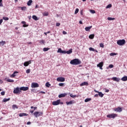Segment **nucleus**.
Instances as JSON below:
<instances>
[{
	"label": "nucleus",
	"instance_id": "aec40b11",
	"mask_svg": "<svg viewBox=\"0 0 127 127\" xmlns=\"http://www.w3.org/2000/svg\"><path fill=\"white\" fill-rule=\"evenodd\" d=\"M17 73H18V71H14L13 73L10 76V78H13L15 77L16 76L15 74H17Z\"/></svg>",
	"mask_w": 127,
	"mask_h": 127
},
{
	"label": "nucleus",
	"instance_id": "72a5a7b5",
	"mask_svg": "<svg viewBox=\"0 0 127 127\" xmlns=\"http://www.w3.org/2000/svg\"><path fill=\"white\" fill-rule=\"evenodd\" d=\"M67 54H71L72 53V49H70L69 50L66 52Z\"/></svg>",
	"mask_w": 127,
	"mask_h": 127
},
{
	"label": "nucleus",
	"instance_id": "9d476101",
	"mask_svg": "<svg viewBox=\"0 0 127 127\" xmlns=\"http://www.w3.org/2000/svg\"><path fill=\"white\" fill-rule=\"evenodd\" d=\"M29 89V87L27 86V87L23 86L20 88V91H27Z\"/></svg>",
	"mask_w": 127,
	"mask_h": 127
},
{
	"label": "nucleus",
	"instance_id": "3c124183",
	"mask_svg": "<svg viewBox=\"0 0 127 127\" xmlns=\"http://www.w3.org/2000/svg\"><path fill=\"white\" fill-rule=\"evenodd\" d=\"M109 68H114V65L113 64H110L109 65Z\"/></svg>",
	"mask_w": 127,
	"mask_h": 127
},
{
	"label": "nucleus",
	"instance_id": "4c0bfd02",
	"mask_svg": "<svg viewBox=\"0 0 127 127\" xmlns=\"http://www.w3.org/2000/svg\"><path fill=\"white\" fill-rule=\"evenodd\" d=\"M79 12V8H76L75 11L74 12V14H77Z\"/></svg>",
	"mask_w": 127,
	"mask_h": 127
},
{
	"label": "nucleus",
	"instance_id": "58836bf2",
	"mask_svg": "<svg viewBox=\"0 0 127 127\" xmlns=\"http://www.w3.org/2000/svg\"><path fill=\"white\" fill-rule=\"evenodd\" d=\"M110 56H115L116 55H117V53H111L110 54Z\"/></svg>",
	"mask_w": 127,
	"mask_h": 127
},
{
	"label": "nucleus",
	"instance_id": "473e14b6",
	"mask_svg": "<svg viewBox=\"0 0 127 127\" xmlns=\"http://www.w3.org/2000/svg\"><path fill=\"white\" fill-rule=\"evenodd\" d=\"M12 107V109H13V110H15V109H18V107H17L16 105H13Z\"/></svg>",
	"mask_w": 127,
	"mask_h": 127
},
{
	"label": "nucleus",
	"instance_id": "0e129e2a",
	"mask_svg": "<svg viewBox=\"0 0 127 127\" xmlns=\"http://www.w3.org/2000/svg\"><path fill=\"white\" fill-rule=\"evenodd\" d=\"M28 18H29V20H30V19H31V16H29Z\"/></svg>",
	"mask_w": 127,
	"mask_h": 127
},
{
	"label": "nucleus",
	"instance_id": "13d9d810",
	"mask_svg": "<svg viewBox=\"0 0 127 127\" xmlns=\"http://www.w3.org/2000/svg\"><path fill=\"white\" fill-rule=\"evenodd\" d=\"M27 125H31V122H28L27 123Z\"/></svg>",
	"mask_w": 127,
	"mask_h": 127
},
{
	"label": "nucleus",
	"instance_id": "4468645a",
	"mask_svg": "<svg viewBox=\"0 0 127 127\" xmlns=\"http://www.w3.org/2000/svg\"><path fill=\"white\" fill-rule=\"evenodd\" d=\"M19 92H20V88L17 87L14 90L13 93H14V94H18V93H19Z\"/></svg>",
	"mask_w": 127,
	"mask_h": 127
},
{
	"label": "nucleus",
	"instance_id": "dca6fc26",
	"mask_svg": "<svg viewBox=\"0 0 127 127\" xmlns=\"http://www.w3.org/2000/svg\"><path fill=\"white\" fill-rule=\"evenodd\" d=\"M76 102L75 101V100H71L69 102H66V104L67 105H72V104H75Z\"/></svg>",
	"mask_w": 127,
	"mask_h": 127
},
{
	"label": "nucleus",
	"instance_id": "20e7f679",
	"mask_svg": "<svg viewBox=\"0 0 127 127\" xmlns=\"http://www.w3.org/2000/svg\"><path fill=\"white\" fill-rule=\"evenodd\" d=\"M42 115H43V112H35L34 113V116H35L36 118H38V117H40V116H42Z\"/></svg>",
	"mask_w": 127,
	"mask_h": 127
},
{
	"label": "nucleus",
	"instance_id": "e2e57ef3",
	"mask_svg": "<svg viewBox=\"0 0 127 127\" xmlns=\"http://www.w3.org/2000/svg\"><path fill=\"white\" fill-rule=\"evenodd\" d=\"M79 23H80V24H83V22H82V21H79Z\"/></svg>",
	"mask_w": 127,
	"mask_h": 127
},
{
	"label": "nucleus",
	"instance_id": "864d4df0",
	"mask_svg": "<svg viewBox=\"0 0 127 127\" xmlns=\"http://www.w3.org/2000/svg\"><path fill=\"white\" fill-rule=\"evenodd\" d=\"M94 97H95V98H98V97H99V94H95L94 95Z\"/></svg>",
	"mask_w": 127,
	"mask_h": 127
},
{
	"label": "nucleus",
	"instance_id": "6e6d98bb",
	"mask_svg": "<svg viewBox=\"0 0 127 127\" xmlns=\"http://www.w3.org/2000/svg\"><path fill=\"white\" fill-rule=\"evenodd\" d=\"M2 21H3L2 19H0V24H1V23H2Z\"/></svg>",
	"mask_w": 127,
	"mask_h": 127
},
{
	"label": "nucleus",
	"instance_id": "f257e3e1",
	"mask_svg": "<svg viewBox=\"0 0 127 127\" xmlns=\"http://www.w3.org/2000/svg\"><path fill=\"white\" fill-rule=\"evenodd\" d=\"M81 63V61L78 59H74L70 62V64H71V65H79Z\"/></svg>",
	"mask_w": 127,
	"mask_h": 127
},
{
	"label": "nucleus",
	"instance_id": "ea45409f",
	"mask_svg": "<svg viewBox=\"0 0 127 127\" xmlns=\"http://www.w3.org/2000/svg\"><path fill=\"white\" fill-rule=\"evenodd\" d=\"M50 49L48 48H44L43 51H48Z\"/></svg>",
	"mask_w": 127,
	"mask_h": 127
},
{
	"label": "nucleus",
	"instance_id": "f3484780",
	"mask_svg": "<svg viewBox=\"0 0 127 127\" xmlns=\"http://www.w3.org/2000/svg\"><path fill=\"white\" fill-rule=\"evenodd\" d=\"M88 85H89V83H88V82H83L80 84V86L81 87H82V86H88Z\"/></svg>",
	"mask_w": 127,
	"mask_h": 127
},
{
	"label": "nucleus",
	"instance_id": "680f3d73",
	"mask_svg": "<svg viewBox=\"0 0 127 127\" xmlns=\"http://www.w3.org/2000/svg\"><path fill=\"white\" fill-rule=\"evenodd\" d=\"M34 112V111L33 110L30 111V113H31V114H33Z\"/></svg>",
	"mask_w": 127,
	"mask_h": 127
},
{
	"label": "nucleus",
	"instance_id": "39448f33",
	"mask_svg": "<svg viewBox=\"0 0 127 127\" xmlns=\"http://www.w3.org/2000/svg\"><path fill=\"white\" fill-rule=\"evenodd\" d=\"M60 104V99H58L57 101H54L52 103L53 106H58Z\"/></svg>",
	"mask_w": 127,
	"mask_h": 127
},
{
	"label": "nucleus",
	"instance_id": "bb28decb",
	"mask_svg": "<svg viewBox=\"0 0 127 127\" xmlns=\"http://www.w3.org/2000/svg\"><path fill=\"white\" fill-rule=\"evenodd\" d=\"M94 37H95L94 34H91L89 36V38L90 39H94Z\"/></svg>",
	"mask_w": 127,
	"mask_h": 127
},
{
	"label": "nucleus",
	"instance_id": "49530a36",
	"mask_svg": "<svg viewBox=\"0 0 127 127\" xmlns=\"http://www.w3.org/2000/svg\"><path fill=\"white\" fill-rule=\"evenodd\" d=\"M1 96H4V95H5V92H4V91L1 92Z\"/></svg>",
	"mask_w": 127,
	"mask_h": 127
},
{
	"label": "nucleus",
	"instance_id": "c03bdc74",
	"mask_svg": "<svg viewBox=\"0 0 127 127\" xmlns=\"http://www.w3.org/2000/svg\"><path fill=\"white\" fill-rule=\"evenodd\" d=\"M0 6H3V4H2V0H0Z\"/></svg>",
	"mask_w": 127,
	"mask_h": 127
},
{
	"label": "nucleus",
	"instance_id": "f704fd0d",
	"mask_svg": "<svg viewBox=\"0 0 127 127\" xmlns=\"http://www.w3.org/2000/svg\"><path fill=\"white\" fill-rule=\"evenodd\" d=\"M70 97H71V98H76V97H78V96L77 95H74L72 94H70Z\"/></svg>",
	"mask_w": 127,
	"mask_h": 127
},
{
	"label": "nucleus",
	"instance_id": "a19ab883",
	"mask_svg": "<svg viewBox=\"0 0 127 127\" xmlns=\"http://www.w3.org/2000/svg\"><path fill=\"white\" fill-rule=\"evenodd\" d=\"M112 7V4H109L106 6V8H110Z\"/></svg>",
	"mask_w": 127,
	"mask_h": 127
},
{
	"label": "nucleus",
	"instance_id": "c756f323",
	"mask_svg": "<svg viewBox=\"0 0 127 127\" xmlns=\"http://www.w3.org/2000/svg\"><path fill=\"white\" fill-rule=\"evenodd\" d=\"M92 99L91 98H86L85 99L84 102L85 103H87V102H90V101H91Z\"/></svg>",
	"mask_w": 127,
	"mask_h": 127
},
{
	"label": "nucleus",
	"instance_id": "c9c22d12",
	"mask_svg": "<svg viewBox=\"0 0 127 127\" xmlns=\"http://www.w3.org/2000/svg\"><path fill=\"white\" fill-rule=\"evenodd\" d=\"M51 86V84L49 83V82H47L46 83V87H47L48 88H49Z\"/></svg>",
	"mask_w": 127,
	"mask_h": 127
},
{
	"label": "nucleus",
	"instance_id": "603ef678",
	"mask_svg": "<svg viewBox=\"0 0 127 127\" xmlns=\"http://www.w3.org/2000/svg\"><path fill=\"white\" fill-rule=\"evenodd\" d=\"M56 26H60V23H57Z\"/></svg>",
	"mask_w": 127,
	"mask_h": 127
},
{
	"label": "nucleus",
	"instance_id": "a211bd4d",
	"mask_svg": "<svg viewBox=\"0 0 127 127\" xmlns=\"http://www.w3.org/2000/svg\"><path fill=\"white\" fill-rule=\"evenodd\" d=\"M67 96V93H62L59 95V98H63Z\"/></svg>",
	"mask_w": 127,
	"mask_h": 127
},
{
	"label": "nucleus",
	"instance_id": "8fccbe9b",
	"mask_svg": "<svg viewBox=\"0 0 127 127\" xmlns=\"http://www.w3.org/2000/svg\"><path fill=\"white\" fill-rule=\"evenodd\" d=\"M90 12H91V13H96V11L94 10H90Z\"/></svg>",
	"mask_w": 127,
	"mask_h": 127
},
{
	"label": "nucleus",
	"instance_id": "79ce46f5",
	"mask_svg": "<svg viewBox=\"0 0 127 127\" xmlns=\"http://www.w3.org/2000/svg\"><path fill=\"white\" fill-rule=\"evenodd\" d=\"M26 73H27V74H29L30 73V69H27L26 71Z\"/></svg>",
	"mask_w": 127,
	"mask_h": 127
},
{
	"label": "nucleus",
	"instance_id": "f03ea898",
	"mask_svg": "<svg viewBox=\"0 0 127 127\" xmlns=\"http://www.w3.org/2000/svg\"><path fill=\"white\" fill-rule=\"evenodd\" d=\"M117 44L120 46H123V45L126 44V40L125 39L119 40L117 41Z\"/></svg>",
	"mask_w": 127,
	"mask_h": 127
},
{
	"label": "nucleus",
	"instance_id": "1a4fd4ad",
	"mask_svg": "<svg viewBox=\"0 0 127 127\" xmlns=\"http://www.w3.org/2000/svg\"><path fill=\"white\" fill-rule=\"evenodd\" d=\"M94 92L95 93H98V95L101 98H103L104 97V94H103V93H102L101 92H99L98 90H96V89H94Z\"/></svg>",
	"mask_w": 127,
	"mask_h": 127
},
{
	"label": "nucleus",
	"instance_id": "b1692460",
	"mask_svg": "<svg viewBox=\"0 0 127 127\" xmlns=\"http://www.w3.org/2000/svg\"><path fill=\"white\" fill-rule=\"evenodd\" d=\"M121 80L124 82H126V81H127V76H124L121 78Z\"/></svg>",
	"mask_w": 127,
	"mask_h": 127
},
{
	"label": "nucleus",
	"instance_id": "052dcab7",
	"mask_svg": "<svg viewBox=\"0 0 127 127\" xmlns=\"http://www.w3.org/2000/svg\"><path fill=\"white\" fill-rule=\"evenodd\" d=\"M38 7H39V6H38V5H36L35 6V8H38Z\"/></svg>",
	"mask_w": 127,
	"mask_h": 127
},
{
	"label": "nucleus",
	"instance_id": "de8ad7c7",
	"mask_svg": "<svg viewBox=\"0 0 127 127\" xmlns=\"http://www.w3.org/2000/svg\"><path fill=\"white\" fill-rule=\"evenodd\" d=\"M100 47H101L102 48H104V44H103V43H100Z\"/></svg>",
	"mask_w": 127,
	"mask_h": 127
},
{
	"label": "nucleus",
	"instance_id": "ddd939ff",
	"mask_svg": "<svg viewBox=\"0 0 127 127\" xmlns=\"http://www.w3.org/2000/svg\"><path fill=\"white\" fill-rule=\"evenodd\" d=\"M114 111L115 112H118L119 113H121L123 111V109H122V108L121 107H118L117 108H114Z\"/></svg>",
	"mask_w": 127,
	"mask_h": 127
},
{
	"label": "nucleus",
	"instance_id": "5701e85b",
	"mask_svg": "<svg viewBox=\"0 0 127 127\" xmlns=\"http://www.w3.org/2000/svg\"><path fill=\"white\" fill-rule=\"evenodd\" d=\"M8 101H10V98H7V99L4 98L2 102V103H5L6 102H8Z\"/></svg>",
	"mask_w": 127,
	"mask_h": 127
},
{
	"label": "nucleus",
	"instance_id": "423d86ee",
	"mask_svg": "<svg viewBox=\"0 0 127 127\" xmlns=\"http://www.w3.org/2000/svg\"><path fill=\"white\" fill-rule=\"evenodd\" d=\"M103 66H104V62H101L97 65V67H99L101 70H103Z\"/></svg>",
	"mask_w": 127,
	"mask_h": 127
},
{
	"label": "nucleus",
	"instance_id": "e433bc0d",
	"mask_svg": "<svg viewBox=\"0 0 127 127\" xmlns=\"http://www.w3.org/2000/svg\"><path fill=\"white\" fill-rule=\"evenodd\" d=\"M107 19H108V20H115V19H116V18H112V17H108Z\"/></svg>",
	"mask_w": 127,
	"mask_h": 127
},
{
	"label": "nucleus",
	"instance_id": "393cba45",
	"mask_svg": "<svg viewBox=\"0 0 127 127\" xmlns=\"http://www.w3.org/2000/svg\"><path fill=\"white\" fill-rule=\"evenodd\" d=\"M32 18L33 19H34V20H38L39 19V18H38L35 15L32 16Z\"/></svg>",
	"mask_w": 127,
	"mask_h": 127
},
{
	"label": "nucleus",
	"instance_id": "4be33fe9",
	"mask_svg": "<svg viewBox=\"0 0 127 127\" xmlns=\"http://www.w3.org/2000/svg\"><path fill=\"white\" fill-rule=\"evenodd\" d=\"M92 26H90L89 27H86L85 28V30L86 31H90L91 28H92Z\"/></svg>",
	"mask_w": 127,
	"mask_h": 127
},
{
	"label": "nucleus",
	"instance_id": "2eb2a0df",
	"mask_svg": "<svg viewBox=\"0 0 127 127\" xmlns=\"http://www.w3.org/2000/svg\"><path fill=\"white\" fill-rule=\"evenodd\" d=\"M58 53H62L64 54H65L66 51H62V49L61 48H60L58 50Z\"/></svg>",
	"mask_w": 127,
	"mask_h": 127
},
{
	"label": "nucleus",
	"instance_id": "a18cd8bd",
	"mask_svg": "<svg viewBox=\"0 0 127 127\" xmlns=\"http://www.w3.org/2000/svg\"><path fill=\"white\" fill-rule=\"evenodd\" d=\"M21 10H25L26 9V7H21Z\"/></svg>",
	"mask_w": 127,
	"mask_h": 127
},
{
	"label": "nucleus",
	"instance_id": "5fc2aeb1",
	"mask_svg": "<svg viewBox=\"0 0 127 127\" xmlns=\"http://www.w3.org/2000/svg\"><path fill=\"white\" fill-rule=\"evenodd\" d=\"M63 34H67V32H66V31H63Z\"/></svg>",
	"mask_w": 127,
	"mask_h": 127
},
{
	"label": "nucleus",
	"instance_id": "774afa93",
	"mask_svg": "<svg viewBox=\"0 0 127 127\" xmlns=\"http://www.w3.org/2000/svg\"><path fill=\"white\" fill-rule=\"evenodd\" d=\"M80 14H81V15H83V11H81Z\"/></svg>",
	"mask_w": 127,
	"mask_h": 127
},
{
	"label": "nucleus",
	"instance_id": "c85d7f7f",
	"mask_svg": "<svg viewBox=\"0 0 127 127\" xmlns=\"http://www.w3.org/2000/svg\"><path fill=\"white\" fill-rule=\"evenodd\" d=\"M33 1L32 0H29L28 2H27V5H28L29 6L31 5V3H32Z\"/></svg>",
	"mask_w": 127,
	"mask_h": 127
},
{
	"label": "nucleus",
	"instance_id": "9b49d317",
	"mask_svg": "<svg viewBox=\"0 0 127 127\" xmlns=\"http://www.w3.org/2000/svg\"><path fill=\"white\" fill-rule=\"evenodd\" d=\"M29 64H31V60H30L28 62H24V66H25V67H27V66H28V65H29Z\"/></svg>",
	"mask_w": 127,
	"mask_h": 127
},
{
	"label": "nucleus",
	"instance_id": "4d7b16f0",
	"mask_svg": "<svg viewBox=\"0 0 127 127\" xmlns=\"http://www.w3.org/2000/svg\"><path fill=\"white\" fill-rule=\"evenodd\" d=\"M40 43H43V44H44L45 42H44V40H42V41L40 42Z\"/></svg>",
	"mask_w": 127,
	"mask_h": 127
},
{
	"label": "nucleus",
	"instance_id": "69168bd1",
	"mask_svg": "<svg viewBox=\"0 0 127 127\" xmlns=\"http://www.w3.org/2000/svg\"><path fill=\"white\" fill-rule=\"evenodd\" d=\"M37 107H34V110H37Z\"/></svg>",
	"mask_w": 127,
	"mask_h": 127
},
{
	"label": "nucleus",
	"instance_id": "37998d69",
	"mask_svg": "<svg viewBox=\"0 0 127 127\" xmlns=\"http://www.w3.org/2000/svg\"><path fill=\"white\" fill-rule=\"evenodd\" d=\"M3 19L4 20H8L9 18H8V17H3Z\"/></svg>",
	"mask_w": 127,
	"mask_h": 127
},
{
	"label": "nucleus",
	"instance_id": "09e8293b",
	"mask_svg": "<svg viewBox=\"0 0 127 127\" xmlns=\"http://www.w3.org/2000/svg\"><path fill=\"white\" fill-rule=\"evenodd\" d=\"M59 85L60 86V87H63V86H64V83H59Z\"/></svg>",
	"mask_w": 127,
	"mask_h": 127
},
{
	"label": "nucleus",
	"instance_id": "bf43d9fd",
	"mask_svg": "<svg viewBox=\"0 0 127 127\" xmlns=\"http://www.w3.org/2000/svg\"><path fill=\"white\" fill-rule=\"evenodd\" d=\"M40 94H45V92H44V91H41V92H40Z\"/></svg>",
	"mask_w": 127,
	"mask_h": 127
},
{
	"label": "nucleus",
	"instance_id": "2f4dec72",
	"mask_svg": "<svg viewBox=\"0 0 127 127\" xmlns=\"http://www.w3.org/2000/svg\"><path fill=\"white\" fill-rule=\"evenodd\" d=\"M7 82H8L9 83H13L14 82V80L10 79H7Z\"/></svg>",
	"mask_w": 127,
	"mask_h": 127
},
{
	"label": "nucleus",
	"instance_id": "a878e982",
	"mask_svg": "<svg viewBox=\"0 0 127 127\" xmlns=\"http://www.w3.org/2000/svg\"><path fill=\"white\" fill-rule=\"evenodd\" d=\"M89 49L90 51H95V52H96V53H98V51L97 50H95L94 48L92 47L89 48Z\"/></svg>",
	"mask_w": 127,
	"mask_h": 127
},
{
	"label": "nucleus",
	"instance_id": "cd10ccee",
	"mask_svg": "<svg viewBox=\"0 0 127 127\" xmlns=\"http://www.w3.org/2000/svg\"><path fill=\"white\" fill-rule=\"evenodd\" d=\"M43 15H44V16H48L49 13L48 12H44L43 13Z\"/></svg>",
	"mask_w": 127,
	"mask_h": 127
},
{
	"label": "nucleus",
	"instance_id": "338daca9",
	"mask_svg": "<svg viewBox=\"0 0 127 127\" xmlns=\"http://www.w3.org/2000/svg\"><path fill=\"white\" fill-rule=\"evenodd\" d=\"M28 44H32V42H28Z\"/></svg>",
	"mask_w": 127,
	"mask_h": 127
},
{
	"label": "nucleus",
	"instance_id": "f8f14e48",
	"mask_svg": "<svg viewBox=\"0 0 127 127\" xmlns=\"http://www.w3.org/2000/svg\"><path fill=\"white\" fill-rule=\"evenodd\" d=\"M111 80H113V81H115L116 82H120L121 78H118L116 77H113L111 78Z\"/></svg>",
	"mask_w": 127,
	"mask_h": 127
},
{
	"label": "nucleus",
	"instance_id": "7c9ffc66",
	"mask_svg": "<svg viewBox=\"0 0 127 127\" xmlns=\"http://www.w3.org/2000/svg\"><path fill=\"white\" fill-rule=\"evenodd\" d=\"M4 44H5V41H2L0 42V45L3 46V45H4Z\"/></svg>",
	"mask_w": 127,
	"mask_h": 127
},
{
	"label": "nucleus",
	"instance_id": "7ed1b4c3",
	"mask_svg": "<svg viewBox=\"0 0 127 127\" xmlns=\"http://www.w3.org/2000/svg\"><path fill=\"white\" fill-rule=\"evenodd\" d=\"M116 117H118V115L116 114H111L107 115V117L109 118V119H115V118H116Z\"/></svg>",
	"mask_w": 127,
	"mask_h": 127
},
{
	"label": "nucleus",
	"instance_id": "6ab92c4d",
	"mask_svg": "<svg viewBox=\"0 0 127 127\" xmlns=\"http://www.w3.org/2000/svg\"><path fill=\"white\" fill-rule=\"evenodd\" d=\"M22 24L23 25V27H28V25L26 24V22L24 21H22L21 22Z\"/></svg>",
	"mask_w": 127,
	"mask_h": 127
},
{
	"label": "nucleus",
	"instance_id": "0eeeda50",
	"mask_svg": "<svg viewBox=\"0 0 127 127\" xmlns=\"http://www.w3.org/2000/svg\"><path fill=\"white\" fill-rule=\"evenodd\" d=\"M39 84L37 83L33 82L31 84V88H38Z\"/></svg>",
	"mask_w": 127,
	"mask_h": 127
},
{
	"label": "nucleus",
	"instance_id": "412c9836",
	"mask_svg": "<svg viewBox=\"0 0 127 127\" xmlns=\"http://www.w3.org/2000/svg\"><path fill=\"white\" fill-rule=\"evenodd\" d=\"M28 116V114H26V113H20L19 114V117H24V116Z\"/></svg>",
	"mask_w": 127,
	"mask_h": 127
},
{
	"label": "nucleus",
	"instance_id": "6e6552de",
	"mask_svg": "<svg viewBox=\"0 0 127 127\" xmlns=\"http://www.w3.org/2000/svg\"><path fill=\"white\" fill-rule=\"evenodd\" d=\"M57 80L58 82H65V78L62 77H58Z\"/></svg>",
	"mask_w": 127,
	"mask_h": 127
}]
</instances>
